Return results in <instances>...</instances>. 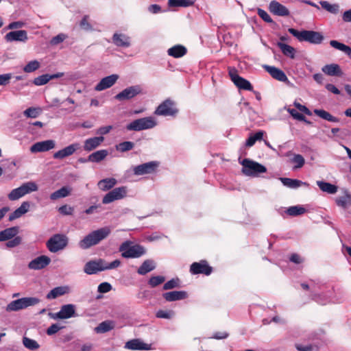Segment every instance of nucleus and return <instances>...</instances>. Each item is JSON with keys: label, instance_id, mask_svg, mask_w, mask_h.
I'll return each instance as SVG.
<instances>
[{"label": "nucleus", "instance_id": "49", "mask_svg": "<svg viewBox=\"0 0 351 351\" xmlns=\"http://www.w3.org/2000/svg\"><path fill=\"white\" fill-rule=\"evenodd\" d=\"M264 132L263 131H259L256 134L251 135L246 141L245 145L247 147L253 146L256 141H260L263 137Z\"/></svg>", "mask_w": 351, "mask_h": 351}, {"label": "nucleus", "instance_id": "14", "mask_svg": "<svg viewBox=\"0 0 351 351\" xmlns=\"http://www.w3.org/2000/svg\"><path fill=\"white\" fill-rule=\"evenodd\" d=\"M75 305L69 304L62 306L60 310L58 312L52 313L50 316L53 319H66L75 317Z\"/></svg>", "mask_w": 351, "mask_h": 351}, {"label": "nucleus", "instance_id": "24", "mask_svg": "<svg viewBox=\"0 0 351 351\" xmlns=\"http://www.w3.org/2000/svg\"><path fill=\"white\" fill-rule=\"evenodd\" d=\"M5 39L8 42H25L28 39L27 33L25 30H16L10 32L5 36Z\"/></svg>", "mask_w": 351, "mask_h": 351}, {"label": "nucleus", "instance_id": "63", "mask_svg": "<svg viewBox=\"0 0 351 351\" xmlns=\"http://www.w3.org/2000/svg\"><path fill=\"white\" fill-rule=\"evenodd\" d=\"M12 78L11 73H5L0 75V86H6L10 83Z\"/></svg>", "mask_w": 351, "mask_h": 351}, {"label": "nucleus", "instance_id": "56", "mask_svg": "<svg viewBox=\"0 0 351 351\" xmlns=\"http://www.w3.org/2000/svg\"><path fill=\"white\" fill-rule=\"evenodd\" d=\"M179 287V279L178 278H173L169 281H167L166 283H165L163 286L164 290H169L172 289L176 287Z\"/></svg>", "mask_w": 351, "mask_h": 351}, {"label": "nucleus", "instance_id": "8", "mask_svg": "<svg viewBox=\"0 0 351 351\" xmlns=\"http://www.w3.org/2000/svg\"><path fill=\"white\" fill-rule=\"evenodd\" d=\"M39 299L34 297L22 298L11 302L6 306V311H17L38 304Z\"/></svg>", "mask_w": 351, "mask_h": 351}, {"label": "nucleus", "instance_id": "26", "mask_svg": "<svg viewBox=\"0 0 351 351\" xmlns=\"http://www.w3.org/2000/svg\"><path fill=\"white\" fill-rule=\"evenodd\" d=\"M264 68L274 79L283 82L288 80L287 75L282 70L268 65H265Z\"/></svg>", "mask_w": 351, "mask_h": 351}, {"label": "nucleus", "instance_id": "58", "mask_svg": "<svg viewBox=\"0 0 351 351\" xmlns=\"http://www.w3.org/2000/svg\"><path fill=\"white\" fill-rule=\"evenodd\" d=\"M257 13L258 16L265 22L267 23H272L273 20L271 18V16L269 15V14L265 11L264 10H262L261 8H258L257 10Z\"/></svg>", "mask_w": 351, "mask_h": 351}, {"label": "nucleus", "instance_id": "40", "mask_svg": "<svg viewBox=\"0 0 351 351\" xmlns=\"http://www.w3.org/2000/svg\"><path fill=\"white\" fill-rule=\"evenodd\" d=\"M317 184L322 191L326 192L329 194H335L337 191V187L330 183L317 181Z\"/></svg>", "mask_w": 351, "mask_h": 351}, {"label": "nucleus", "instance_id": "28", "mask_svg": "<svg viewBox=\"0 0 351 351\" xmlns=\"http://www.w3.org/2000/svg\"><path fill=\"white\" fill-rule=\"evenodd\" d=\"M30 207V204L29 202H23L20 207L16 208L12 213H11L9 216V220L13 221L16 219L21 217L22 215L27 213Z\"/></svg>", "mask_w": 351, "mask_h": 351}, {"label": "nucleus", "instance_id": "7", "mask_svg": "<svg viewBox=\"0 0 351 351\" xmlns=\"http://www.w3.org/2000/svg\"><path fill=\"white\" fill-rule=\"evenodd\" d=\"M38 190L37 184L34 182H27L19 187L14 189L8 194V198L11 201H15L23 197L26 194Z\"/></svg>", "mask_w": 351, "mask_h": 351}, {"label": "nucleus", "instance_id": "44", "mask_svg": "<svg viewBox=\"0 0 351 351\" xmlns=\"http://www.w3.org/2000/svg\"><path fill=\"white\" fill-rule=\"evenodd\" d=\"M336 202L339 206L346 208L351 204V195L348 192H345L343 195L337 198Z\"/></svg>", "mask_w": 351, "mask_h": 351}, {"label": "nucleus", "instance_id": "62", "mask_svg": "<svg viewBox=\"0 0 351 351\" xmlns=\"http://www.w3.org/2000/svg\"><path fill=\"white\" fill-rule=\"evenodd\" d=\"M62 328H63V326H61L58 324H53L47 328V334L48 335H54Z\"/></svg>", "mask_w": 351, "mask_h": 351}, {"label": "nucleus", "instance_id": "35", "mask_svg": "<svg viewBox=\"0 0 351 351\" xmlns=\"http://www.w3.org/2000/svg\"><path fill=\"white\" fill-rule=\"evenodd\" d=\"M108 154V152L106 149H101L90 154L88 160L93 162H99L104 160Z\"/></svg>", "mask_w": 351, "mask_h": 351}, {"label": "nucleus", "instance_id": "43", "mask_svg": "<svg viewBox=\"0 0 351 351\" xmlns=\"http://www.w3.org/2000/svg\"><path fill=\"white\" fill-rule=\"evenodd\" d=\"M306 212V208L302 205L290 206L287 208L286 213L290 216H298L303 215Z\"/></svg>", "mask_w": 351, "mask_h": 351}, {"label": "nucleus", "instance_id": "20", "mask_svg": "<svg viewBox=\"0 0 351 351\" xmlns=\"http://www.w3.org/2000/svg\"><path fill=\"white\" fill-rule=\"evenodd\" d=\"M51 262L49 257L42 255L31 261L28 264L30 269L39 270L47 267Z\"/></svg>", "mask_w": 351, "mask_h": 351}, {"label": "nucleus", "instance_id": "5", "mask_svg": "<svg viewBox=\"0 0 351 351\" xmlns=\"http://www.w3.org/2000/svg\"><path fill=\"white\" fill-rule=\"evenodd\" d=\"M157 125V121L153 117L137 119L127 125L129 131H141L152 129Z\"/></svg>", "mask_w": 351, "mask_h": 351}, {"label": "nucleus", "instance_id": "45", "mask_svg": "<svg viewBox=\"0 0 351 351\" xmlns=\"http://www.w3.org/2000/svg\"><path fill=\"white\" fill-rule=\"evenodd\" d=\"M196 0H169L168 4L171 7H188L193 5Z\"/></svg>", "mask_w": 351, "mask_h": 351}, {"label": "nucleus", "instance_id": "11", "mask_svg": "<svg viewBox=\"0 0 351 351\" xmlns=\"http://www.w3.org/2000/svg\"><path fill=\"white\" fill-rule=\"evenodd\" d=\"M178 110L176 107L175 103L167 99L162 102L156 109L154 114L158 116H175Z\"/></svg>", "mask_w": 351, "mask_h": 351}, {"label": "nucleus", "instance_id": "57", "mask_svg": "<svg viewBox=\"0 0 351 351\" xmlns=\"http://www.w3.org/2000/svg\"><path fill=\"white\" fill-rule=\"evenodd\" d=\"M287 111L294 119L299 121H306L305 117L303 114L299 113L296 110L293 108H288Z\"/></svg>", "mask_w": 351, "mask_h": 351}, {"label": "nucleus", "instance_id": "41", "mask_svg": "<svg viewBox=\"0 0 351 351\" xmlns=\"http://www.w3.org/2000/svg\"><path fill=\"white\" fill-rule=\"evenodd\" d=\"M330 45L332 47L339 50L341 51H343L348 56H351V48L343 43H341L337 40H332L330 41Z\"/></svg>", "mask_w": 351, "mask_h": 351}, {"label": "nucleus", "instance_id": "18", "mask_svg": "<svg viewBox=\"0 0 351 351\" xmlns=\"http://www.w3.org/2000/svg\"><path fill=\"white\" fill-rule=\"evenodd\" d=\"M119 76L117 74H112L102 78L99 82L95 86V90L101 91L112 87L119 80Z\"/></svg>", "mask_w": 351, "mask_h": 351}, {"label": "nucleus", "instance_id": "36", "mask_svg": "<svg viewBox=\"0 0 351 351\" xmlns=\"http://www.w3.org/2000/svg\"><path fill=\"white\" fill-rule=\"evenodd\" d=\"M156 268V264L152 260H146L140 266L138 273L141 275H145Z\"/></svg>", "mask_w": 351, "mask_h": 351}, {"label": "nucleus", "instance_id": "53", "mask_svg": "<svg viewBox=\"0 0 351 351\" xmlns=\"http://www.w3.org/2000/svg\"><path fill=\"white\" fill-rule=\"evenodd\" d=\"M165 280V278L162 276H152L149 281L148 284L151 287H156L160 284L163 283Z\"/></svg>", "mask_w": 351, "mask_h": 351}, {"label": "nucleus", "instance_id": "64", "mask_svg": "<svg viewBox=\"0 0 351 351\" xmlns=\"http://www.w3.org/2000/svg\"><path fill=\"white\" fill-rule=\"evenodd\" d=\"M59 212L61 214L65 215H72L73 212V208L69 206L64 205L59 208Z\"/></svg>", "mask_w": 351, "mask_h": 351}, {"label": "nucleus", "instance_id": "1", "mask_svg": "<svg viewBox=\"0 0 351 351\" xmlns=\"http://www.w3.org/2000/svg\"><path fill=\"white\" fill-rule=\"evenodd\" d=\"M110 232L111 229L107 226L92 231L79 242V247L82 249L86 250L93 245H96L102 240L107 238Z\"/></svg>", "mask_w": 351, "mask_h": 351}, {"label": "nucleus", "instance_id": "23", "mask_svg": "<svg viewBox=\"0 0 351 351\" xmlns=\"http://www.w3.org/2000/svg\"><path fill=\"white\" fill-rule=\"evenodd\" d=\"M112 40L117 47L128 48L131 45L130 37L123 33H114Z\"/></svg>", "mask_w": 351, "mask_h": 351}, {"label": "nucleus", "instance_id": "4", "mask_svg": "<svg viewBox=\"0 0 351 351\" xmlns=\"http://www.w3.org/2000/svg\"><path fill=\"white\" fill-rule=\"evenodd\" d=\"M289 32L300 41H306L312 44H320L324 40L323 35L318 32L311 30L299 32L293 28H289Z\"/></svg>", "mask_w": 351, "mask_h": 351}, {"label": "nucleus", "instance_id": "30", "mask_svg": "<svg viewBox=\"0 0 351 351\" xmlns=\"http://www.w3.org/2000/svg\"><path fill=\"white\" fill-rule=\"evenodd\" d=\"M280 180L284 186L290 189H297L302 186H308V184L297 179H291L288 178H280Z\"/></svg>", "mask_w": 351, "mask_h": 351}, {"label": "nucleus", "instance_id": "60", "mask_svg": "<svg viewBox=\"0 0 351 351\" xmlns=\"http://www.w3.org/2000/svg\"><path fill=\"white\" fill-rule=\"evenodd\" d=\"M66 37L67 36L64 34H59L51 40L50 43L52 45H57L63 42L66 38Z\"/></svg>", "mask_w": 351, "mask_h": 351}, {"label": "nucleus", "instance_id": "10", "mask_svg": "<svg viewBox=\"0 0 351 351\" xmlns=\"http://www.w3.org/2000/svg\"><path fill=\"white\" fill-rule=\"evenodd\" d=\"M159 167L158 161H149L132 167V171L134 176H145L152 174L156 172Z\"/></svg>", "mask_w": 351, "mask_h": 351}, {"label": "nucleus", "instance_id": "21", "mask_svg": "<svg viewBox=\"0 0 351 351\" xmlns=\"http://www.w3.org/2000/svg\"><path fill=\"white\" fill-rule=\"evenodd\" d=\"M124 348L131 350H150L152 349L150 344L145 343L139 339H134L127 341Z\"/></svg>", "mask_w": 351, "mask_h": 351}, {"label": "nucleus", "instance_id": "25", "mask_svg": "<svg viewBox=\"0 0 351 351\" xmlns=\"http://www.w3.org/2000/svg\"><path fill=\"white\" fill-rule=\"evenodd\" d=\"M104 141V136H95L87 138L84 142V149L90 152L98 147Z\"/></svg>", "mask_w": 351, "mask_h": 351}, {"label": "nucleus", "instance_id": "19", "mask_svg": "<svg viewBox=\"0 0 351 351\" xmlns=\"http://www.w3.org/2000/svg\"><path fill=\"white\" fill-rule=\"evenodd\" d=\"M269 10L273 14L279 16H288L290 14L289 9L277 1H271L269 5Z\"/></svg>", "mask_w": 351, "mask_h": 351}, {"label": "nucleus", "instance_id": "50", "mask_svg": "<svg viewBox=\"0 0 351 351\" xmlns=\"http://www.w3.org/2000/svg\"><path fill=\"white\" fill-rule=\"evenodd\" d=\"M40 108H29L23 112V114L27 118H36L41 113Z\"/></svg>", "mask_w": 351, "mask_h": 351}, {"label": "nucleus", "instance_id": "61", "mask_svg": "<svg viewBox=\"0 0 351 351\" xmlns=\"http://www.w3.org/2000/svg\"><path fill=\"white\" fill-rule=\"evenodd\" d=\"M21 243V238L20 237H14L12 239H10L6 243V246L8 247H14L20 245Z\"/></svg>", "mask_w": 351, "mask_h": 351}, {"label": "nucleus", "instance_id": "32", "mask_svg": "<svg viewBox=\"0 0 351 351\" xmlns=\"http://www.w3.org/2000/svg\"><path fill=\"white\" fill-rule=\"evenodd\" d=\"M322 71L330 76H341L342 75L341 70L337 64H326L322 67Z\"/></svg>", "mask_w": 351, "mask_h": 351}, {"label": "nucleus", "instance_id": "27", "mask_svg": "<svg viewBox=\"0 0 351 351\" xmlns=\"http://www.w3.org/2000/svg\"><path fill=\"white\" fill-rule=\"evenodd\" d=\"M163 298L168 302L181 300L188 297V294L184 291H173L165 293Z\"/></svg>", "mask_w": 351, "mask_h": 351}, {"label": "nucleus", "instance_id": "2", "mask_svg": "<svg viewBox=\"0 0 351 351\" xmlns=\"http://www.w3.org/2000/svg\"><path fill=\"white\" fill-rule=\"evenodd\" d=\"M120 265L121 261L119 260H114L108 263L105 260L99 258L86 263L84 265V271L88 275H91L99 271L116 269Z\"/></svg>", "mask_w": 351, "mask_h": 351}, {"label": "nucleus", "instance_id": "46", "mask_svg": "<svg viewBox=\"0 0 351 351\" xmlns=\"http://www.w3.org/2000/svg\"><path fill=\"white\" fill-rule=\"evenodd\" d=\"M23 343L26 348L30 350H36L40 348V345L36 340L27 337L23 338Z\"/></svg>", "mask_w": 351, "mask_h": 351}, {"label": "nucleus", "instance_id": "33", "mask_svg": "<svg viewBox=\"0 0 351 351\" xmlns=\"http://www.w3.org/2000/svg\"><path fill=\"white\" fill-rule=\"evenodd\" d=\"M19 232L17 227L6 228L0 232V241H8L14 237Z\"/></svg>", "mask_w": 351, "mask_h": 351}, {"label": "nucleus", "instance_id": "16", "mask_svg": "<svg viewBox=\"0 0 351 351\" xmlns=\"http://www.w3.org/2000/svg\"><path fill=\"white\" fill-rule=\"evenodd\" d=\"M190 272L193 275L202 274L208 276L212 272V267L208 265L206 261H201L191 264Z\"/></svg>", "mask_w": 351, "mask_h": 351}, {"label": "nucleus", "instance_id": "37", "mask_svg": "<svg viewBox=\"0 0 351 351\" xmlns=\"http://www.w3.org/2000/svg\"><path fill=\"white\" fill-rule=\"evenodd\" d=\"M114 322L113 321L107 320L100 323L95 328L97 333H104L112 330L114 328Z\"/></svg>", "mask_w": 351, "mask_h": 351}, {"label": "nucleus", "instance_id": "42", "mask_svg": "<svg viewBox=\"0 0 351 351\" xmlns=\"http://www.w3.org/2000/svg\"><path fill=\"white\" fill-rule=\"evenodd\" d=\"M313 112L316 115H317L318 117H319L320 118H322L324 120H326V121H328L330 122H338L339 121L338 118L333 117L329 112H328L327 111H326L324 110L315 109Z\"/></svg>", "mask_w": 351, "mask_h": 351}, {"label": "nucleus", "instance_id": "48", "mask_svg": "<svg viewBox=\"0 0 351 351\" xmlns=\"http://www.w3.org/2000/svg\"><path fill=\"white\" fill-rule=\"evenodd\" d=\"M291 162L294 165L293 169H297L303 167L305 163V160L302 155L294 154L293 158L291 159Z\"/></svg>", "mask_w": 351, "mask_h": 351}, {"label": "nucleus", "instance_id": "6", "mask_svg": "<svg viewBox=\"0 0 351 351\" xmlns=\"http://www.w3.org/2000/svg\"><path fill=\"white\" fill-rule=\"evenodd\" d=\"M119 251L124 258H138L145 253V250L143 246L132 245L130 241L123 243L119 247Z\"/></svg>", "mask_w": 351, "mask_h": 351}, {"label": "nucleus", "instance_id": "34", "mask_svg": "<svg viewBox=\"0 0 351 351\" xmlns=\"http://www.w3.org/2000/svg\"><path fill=\"white\" fill-rule=\"evenodd\" d=\"M117 183V182L114 178H105L98 182L97 186L100 190L106 191L112 189Z\"/></svg>", "mask_w": 351, "mask_h": 351}, {"label": "nucleus", "instance_id": "12", "mask_svg": "<svg viewBox=\"0 0 351 351\" xmlns=\"http://www.w3.org/2000/svg\"><path fill=\"white\" fill-rule=\"evenodd\" d=\"M127 193L128 188L125 186L114 188L104 196L102 203L108 204L114 201L121 199L126 197Z\"/></svg>", "mask_w": 351, "mask_h": 351}, {"label": "nucleus", "instance_id": "55", "mask_svg": "<svg viewBox=\"0 0 351 351\" xmlns=\"http://www.w3.org/2000/svg\"><path fill=\"white\" fill-rule=\"evenodd\" d=\"M156 316L158 318L171 319L174 316V312L173 311L159 310L157 311Z\"/></svg>", "mask_w": 351, "mask_h": 351}, {"label": "nucleus", "instance_id": "29", "mask_svg": "<svg viewBox=\"0 0 351 351\" xmlns=\"http://www.w3.org/2000/svg\"><path fill=\"white\" fill-rule=\"evenodd\" d=\"M71 289L69 286L57 287L51 289L47 295V298L49 300L55 299L59 296L67 294L70 292Z\"/></svg>", "mask_w": 351, "mask_h": 351}, {"label": "nucleus", "instance_id": "54", "mask_svg": "<svg viewBox=\"0 0 351 351\" xmlns=\"http://www.w3.org/2000/svg\"><path fill=\"white\" fill-rule=\"evenodd\" d=\"M51 80V77L49 74H45L36 77L34 80V84L36 86H42L46 84Z\"/></svg>", "mask_w": 351, "mask_h": 351}, {"label": "nucleus", "instance_id": "47", "mask_svg": "<svg viewBox=\"0 0 351 351\" xmlns=\"http://www.w3.org/2000/svg\"><path fill=\"white\" fill-rule=\"evenodd\" d=\"M322 7L332 14H337L339 11V5L337 3L331 4L326 1H320Z\"/></svg>", "mask_w": 351, "mask_h": 351}, {"label": "nucleus", "instance_id": "9", "mask_svg": "<svg viewBox=\"0 0 351 351\" xmlns=\"http://www.w3.org/2000/svg\"><path fill=\"white\" fill-rule=\"evenodd\" d=\"M67 244L68 237L66 235L56 234L47 241V247L51 252L55 253L64 249Z\"/></svg>", "mask_w": 351, "mask_h": 351}, {"label": "nucleus", "instance_id": "39", "mask_svg": "<svg viewBox=\"0 0 351 351\" xmlns=\"http://www.w3.org/2000/svg\"><path fill=\"white\" fill-rule=\"evenodd\" d=\"M71 191V189L67 186H63L59 190L52 193L50 195V199L51 200H56L60 198H63L67 197Z\"/></svg>", "mask_w": 351, "mask_h": 351}, {"label": "nucleus", "instance_id": "22", "mask_svg": "<svg viewBox=\"0 0 351 351\" xmlns=\"http://www.w3.org/2000/svg\"><path fill=\"white\" fill-rule=\"evenodd\" d=\"M79 148V143H73L55 152L53 156L55 159L62 160L66 157L70 156L72 154H73L75 152V151L77 150Z\"/></svg>", "mask_w": 351, "mask_h": 351}, {"label": "nucleus", "instance_id": "17", "mask_svg": "<svg viewBox=\"0 0 351 351\" xmlns=\"http://www.w3.org/2000/svg\"><path fill=\"white\" fill-rule=\"evenodd\" d=\"M56 147V142L53 140H46L34 143L30 147L32 153L45 152L53 149Z\"/></svg>", "mask_w": 351, "mask_h": 351}, {"label": "nucleus", "instance_id": "3", "mask_svg": "<svg viewBox=\"0 0 351 351\" xmlns=\"http://www.w3.org/2000/svg\"><path fill=\"white\" fill-rule=\"evenodd\" d=\"M239 160L242 165L241 172L246 176L256 178L259 174L267 171V168L264 165L249 158H239Z\"/></svg>", "mask_w": 351, "mask_h": 351}, {"label": "nucleus", "instance_id": "52", "mask_svg": "<svg viewBox=\"0 0 351 351\" xmlns=\"http://www.w3.org/2000/svg\"><path fill=\"white\" fill-rule=\"evenodd\" d=\"M134 147V143L131 141H124L123 143H119L116 146V148L118 151L121 152H125L132 149Z\"/></svg>", "mask_w": 351, "mask_h": 351}, {"label": "nucleus", "instance_id": "13", "mask_svg": "<svg viewBox=\"0 0 351 351\" xmlns=\"http://www.w3.org/2000/svg\"><path fill=\"white\" fill-rule=\"evenodd\" d=\"M229 75L234 85L239 89L246 90H252L253 89V87L250 82L248 80L240 77L238 75L237 71L235 69H229Z\"/></svg>", "mask_w": 351, "mask_h": 351}, {"label": "nucleus", "instance_id": "38", "mask_svg": "<svg viewBox=\"0 0 351 351\" xmlns=\"http://www.w3.org/2000/svg\"><path fill=\"white\" fill-rule=\"evenodd\" d=\"M277 45L285 56L292 59L295 58V49L293 47L281 42L278 43Z\"/></svg>", "mask_w": 351, "mask_h": 351}, {"label": "nucleus", "instance_id": "15", "mask_svg": "<svg viewBox=\"0 0 351 351\" xmlns=\"http://www.w3.org/2000/svg\"><path fill=\"white\" fill-rule=\"evenodd\" d=\"M142 88L139 85L129 86L115 95L114 98L118 101L128 100L141 93Z\"/></svg>", "mask_w": 351, "mask_h": 351}, {"label": "nucleus", "instance_id": "59", "mask_svg": "<svg viewBox=\"0 0 351 351\" xmlns=\"http://www.w3.org/2000/svg\"><path fill=\"white\" fill-rule=\"evenodd\" d=\"M112 289V286L110 283L104 282L101 283L97 288L98 292L105 293L109 292Z\"/></svg>", "mask_w": 351, "mask_h": 351}, {"label": "nucleus", "instance_id": "31", "mask_svg": "<svg viewBox=\"0 0 351 351\" xmlns=\"http://www.w3.org/2000/svg\"><path fill=\"white\" fill-rule=\"evenodd\" d=\"M186 52V48L181 45H174L167 50V54L175 58H180L184 56Z\"/></svg>", "mask_w": 351, "mask_h": 351}, {"label": "nucleus", "instance_id": "51", "mask_svg": "<svg viewBox=\"0 0 351 351\" xmlns=\"http://www.w3.org/2000/svg\"><path fill=\"white\" fill-rule=\"evenodd\" d=\"M40 67V62L38 60H32L29 62L23 68L25 73H32L36 71Z\"/></svg>", "mask_w": 351, "mask_h": 351}]
</instances>
